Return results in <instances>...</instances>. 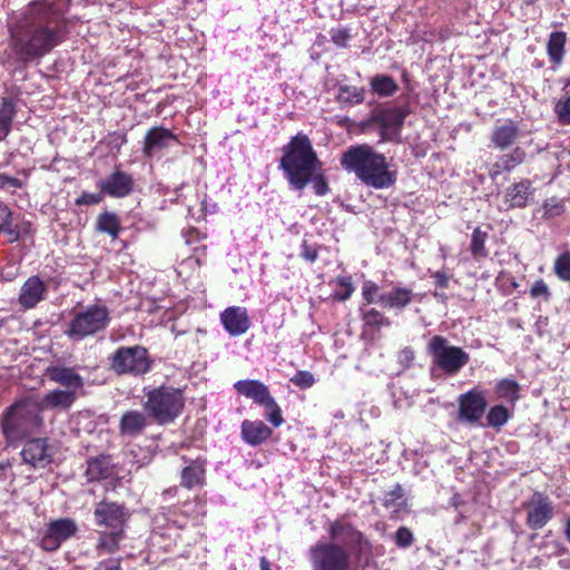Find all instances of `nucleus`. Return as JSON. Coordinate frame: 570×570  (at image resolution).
<instances>
[{"label": "nucleus", "mask_w": 570, "mask_h": 570, "mask_svg": "<svg viewBox=\"0 0 570 570\" xmlns=\"http://www.w3.org/2000/svg\"><path fill=\"white\" fill-rule=\"evenodd\" d=\"M222 323L225 330L232 336H238L248 331L250 320L245 307L232 306L227 307L220 314Z\"/></svg>", "instance_id": "20"}, {"label": "nucleus", "mask_w": 570, "mask_h": 570, "mask_svg": "<svg viewBox=\"0 0 570 570\" xmlns=\"http://www.w3.org/2000/svg\"><path fill=\"white\" fill-rule=\"evenodd\" d=\"M434 278L435 284L441 288H446L449 286L450 276L442 271L434 272L431 275Z\"/></svg>", "instance_id": "59"}, {"label": "nucleus", "mask_w": 570, "mask_h": 570, "mask_svg": "<svg viewBox=\"0 0 570 570\" xmlns=\"http://www.w3.org/2000/svg\"><path fill=\"white\" fill-rule=\"evenodd\" d=\"M331 39L332 41L341 47V48H345L347 46V42L350 40V33L347 30L343 29V28H336V29H332L331 30Z\"/></svg>", "instance_id": "51"}, {"label": "nucleus", "mask_w": 570, "mask_h": 570, "mask_svg": "<svg viewBox=\"0 0 570 570\" xmlns=\"http://www.w3.org/2000/svg\"><path fill=\"white\" fill-rule=\"evenodd\" d=\"M46 285L38 276H30L21 286L19 303L24 308H33L45 298Z\"/></svg>", "instance_id": "22"}, {"label": "nucleus", "mask_w": 570, "mask_h": 570, "mask_svg": "<svg viewBox=\"0 0 570 570\" xmlns=\"http://www.w3.org/2000/svg\"><path fill=\"white\" fill-rule=\"evenodd\" d=\"M383 505L391 510L392 513L399 512L405 505L404 492L401 484L386 492L383 498Z\"/></svg>", "instance_id": "40"}, {"label": "nucleus", "mask_w": 570, "mask_h": 570, "mask_svg": "<svg viewBox=\"0 0 570 570\" xmlns=\"http://www.w3.org/2000/svg\"><path fill=\"white\" fill-rule=\"evenodd\" d=\"M554 271L560 279L570 282V252L558 256L554 262Z\"/></svg>", "instance_id": "43"}, {"label": "nucleus", "mask_w": 570, "mask_h": 570, "mask_svg": "<svg viewBox=\"0 0 570 570\" xmlns=\"http://www.w3.org/2000/svg\"><path fill=\"white\" fill-rule=\"evenodd\" d=\"M328 533L333 543L357 544L361 552L368 546L367 541L363 538V534L354 529L350 523L338 521L334 522L330 525Z\"/></svg>", "instance_id": "21"}, {"label": "nucleus", "mask_w": 570, "mask_h": 570, "mask_svg": "<svg viewBox=\"0 0 570 570\" xmlns=\"http://www.w3.org/2000/svg\"><path fill=\"white\" fill-rule=\"evenodd\" d=\"M77 400V393L72 390H53L45 395L42 407L69 409Z\"/></svg>", "instance_id": "31"}, {"label": "nucleus", "mask_w": 570, "mask_h": 570, "mask_svg": "<svg viewBox=\"0 0 570 570\" xmlns=\"http://www.w3.org/2000/svg\"><path fill=\"white\" fill-rule=\"evenodd\" d=\"M379 286L372 281H365L362 286V296L367 304L377 302Z\"/></svg>", "instance_id": "48"}, {"label": "nucleus", "mask_w": 570, "mask_h": 570, "mask_svg": "<svg viewBox=\"0 0 570 570\" xmlns=\"http://www.w3.org/2000/svg\"><path fill=\"white\" fill-rule=\"evenodd\" d=\"M12 215L11 209L6 204L0 203V228L12 219Z\"/></svg>", "instance_id": "60"}, {"label": "nucleus", "mask_w": 570, "mask_h": 570, "mask_svg": "<svg viewBox=\"0 0 570 570\" xmlns=\"http://www.w3.org/2000/svg\"><path fill=\"white\" fill-rule=\"evenodd\" d=\"M543 556L548 558L562 557L567 554V548L558 541H547L542 544Z\"/></svg>", "instance_id": "46"}, {"label": "nucleus", "mask_w": 570, "mask_h": 570, "mask_svg": "<svg viewBox=\"0 0 570 570\" xmlns=\"http://www.w3.org/2000/svg\"><path fill=\"white\" fill-rule=\"evenodd\" d=\"M94 515L97 524L105 525L111 530L124 529L127 520V513L124 505L115 502L102 501L98 503Z\"/></svg>", "instance_id": "16"}, {"label": "nucleus", "mask_w": 570, "mask_h": 570, "mask_svg": "<svg viewBox=\"0 0 570 570\" xmlns=\"http://www.w3.org/2000/svg\"><path fill=\"white\" fill-rule=\"evenodd\" d=\"M407 115L409 110L405 107H391L374 110L363 125H377L380 127L381 139L383 141H392L399 137Z\"/></svg>", "instance_id": "11"}, {"label": "nucleus", "mask_w": 570, "mask_h": 570, "mask_svg": "<svg viewBox=\"0 0 570 570\" xmlns=\"http://www.w3.org/2000/svg\"><path fill=\"white\" fill-rule=\"evenodd\" d=\"M525 156L527 154L521 147H515L510 153L501 155L493 164L490 165V177L494 179L503 171H511L524 161Z\"/></svg>", "instance_id": "27"}, {"label": "nucleus", "mask_w": 570, "mask_h": 570, "mask_svg": "<svg viewBox=\"0 0 570 570\" xmlns=\"http://www.w3.org/2000/svg\"><path fill=\"white\" fill-rule=\"evenodd\" d=\"M234 389L238 394L263 406L266 410V419L273 426L278 428L284 423L282 410L266 384L258 380H240L234 384Z\"/></svg>", "instance_id": "8"}, {"label": "nucleus", "mask_w": 570, "mask_h": 570, "mask_svg": "<svg viewBox=\"0 0 570 570\" xmlns=\"http://www.w3.org/2000/svg\"><path fill=\"white\" fill-rule=\"evenodd\" d=\"M279 168L296 190L304 189L311 183L312 176L321 168V161L306 135L297 134L283 147Z\"/></svg>", "instance_id": "3"}, {"label": "nucleus", "mask_w": 570, "mask_h": 570, "mask_svg": "<svg viewBox=\"0 0 570 570\" xmlns=\"http://www.w3.org/2000/svg\"><path fill=\"white\" fill-rule=\"evenodd\" d=\"M488 233L475 228L471 236L470 250L474 259L480 261L489 256V250L485 247Z\"/></svg>", "instance_id": "39"}, {"label": "nucleus", "mask_w": 570, "mask_h": 570, "mask_svg": "<svg viewBox=\"0 0 570 570\" xmlns=\"http://www.w3.org/2000/svg\"><path fill=\"white\" fill-rule=\"evenodd\" d=\"M0 232L4 233L9 237L10 243H14L20 238V229L18 226L13 225V219H10L3 227H1Z\"/></svg>", "instance_id": "56"}, {"label": "nucleus", "mask_w": 570, "mask_h": 570, "mask_svg": "<svg viewBox=\"0 0 570 570\" xmlns=\"http://www.w3.org/2000/svg\"><path fill=\"white\" fill-rule=\"evenodd\" d=\"M509 419L510 414L505 406L494 405L488 412L487 424L488 426L500 429L509 421Z\"/></svg>", "instance_id": "41"}, {"label": "nucleus", "mask_w": 570, "mask_h": 570, "mask_svg": "<svg viewBox=\"0 0 570 570\" xmlns=\"http://www.w3.org/2000/svg\"><path fill=\"white\" fill-rule=\"evenodd\" d=\"M365 90L355 86L342 85L338 87L337 101L341 105L353 106L364 101Z\"/></svg>", "instance_id": "38"}, {"label": "nucleus", "mask_w": 570, "mask_h": 570, "mask_svg": "<svg viewBox=\"0 0 570 570\" xmlns=\"http://www.w3.org/2000/svg\"><path fill=\"white\" fill-rule=\"evenodd\" d=\"M553 517V507L543 494L535 492L527 503V524L532 530L543 528Z\"/></svg>", "instance_id": "14"}, {"label": "nucleus", "mask_w": 570, "mask_h": 570, "mask_svg": "<svg viewBox=\"0 0 570 570\" xmlns=\"http://www.w3.org/2000/svg\"><path fill=\"white\" fill-rule=\"evenodd\" d=\"M259 567H261V570H271V564H269L268 560L266 559V557H262L259 559Z\"/></svg>", "instance_id": "63"}, {"label": "nucleus", "mask_w": 570, "mask_h": 570, "mask_svg": "<svg viewBox=\"0 0 570 570\" xmlns=\"http://www.w3.org/2000/svg\"><path fill=\"white\" fill-rule=\"evenodd\" d=\"M95 570H124L121 567V558H108L100 561Z\"/></svg>", "instance_id": "55"}, {"label": "nucleus", "mask_w": 570, "mask_h": 570, "mask_svg": "<svg viewBox=\"0 0 570 570\" xmlns=\"http://www.w3.org/2000/svg\"><path fill=\"white\" fill-rule=\"evenodd\" d=\"M19 229H20V234L21 233H26V234H29L31 233V224L30 223H22L20 226H18Z\"/></svg>", "instance_id": "64"}, {"label": "nucleus", "mask_w": 570, "mask_h": 570, "mask_svg": "<svg viewBox=\"0 0 570 570\" xmlns=\"http://www.w3.org/2000/svg\"><path fill=\"white\" fill-rule=\"evenodd\" d=\"M313 570H352L350 551L333 542H317L309 549Z\"/></svg>", "instance_id": "9"}, {"label": "nucleus", "mask_w": 570, "mask_h": 570, "mask_svg": "<svg viewBox=\"0 0 570 570\" xmlns=\"http://www.w3.org/2000/svg\"><path fill=\"white\" fill-rule=\"evenodd\" d=\"M42 425L41 405L32 400L13 404L2 421V431L10 442L19 441Z\"/></svg>", "instance_id": "4"}, {"label": "nucleus", "mask_w": 570, "mask_h": 570, "mask_svg": "<svg viewBox=\"0 0 570 570\" xmlns=\"http://www.w3.org/2000/svg\"><path fill=\"white\" fill-rule=\"evenodd\" d=\"M176 142L177 137L169 129L154 127L145 136L144 154L147 157H154L173 147Z\"/></svg>", "instance_id": "18"}, {"label": "nucleus", "mask_w": 570, "mask_h": 570, "mask_svg": "<svg viewBox=\"0 0 570 570\" xmlns=\"http://www.w3.org/2000/svg\"><path fill=\"white\" fill-rule=\"evenodd\" d=\"M291 382L301 389H309L314 385L315 379L308 371H298L291 379Z\"/></svg>", "instance_id": "47"}, {"label": "nucleus", "mask_w": 570, "mask_h": 570, "mask_svg": "<svg viewBox=\"0 0 570 570\" xmlns=\"http://www.w3.org/2000/svg\"><path fill=\"white\" fill-rule=\"evenodd\" d=\"M336 285L338 288L335 289L333 296L335 299H337L340 302H344V301L348 299L351 297L352 293L354 292V287L352 285V283L346 277H338L336 279Z\"/></svg>", "instance_id": "45"}, {"label": "nucleus", "mask_w": 570, "mask_h": 570, "mask_svg": "<svg viewBox=\"0 0 570 570\" xmlns=\"http://www.w3.org/2000/svg\"><path fill=\"white\" fill-rule=\"evenodd\" d=\"M55 451L47 439L38 438L24 443L21 451L22 460L36 469H42L52 461Z\"/></svg>", "instance_id": "15"}, {"label": "nucleus", "mask_w": 570, "mask_h": 570, "mask_svg": "<svg viewBox=\"0 0 570 570\" xmlns=\"http://www.w3.org/2000/svg\"><path fill=\"white\" fill-rule=\"evenodd\" d=\"M77 530L78 527L72 519L53 520L49 522L40 546L46 551H56L63 541L73 537Z\"/></svg>", "instance_id": "13"}, {"label": "nucleus", "mask_w": 570, "mask_h": 570, "mask_svg": "<svg viewBox=\"0 0 570 570\" xmlns=\"http://www.w3.org/2000/svg\"><path fill=\"white\" fill-rule=\"evenodd\" d=\"M530 294L534 298L542 296L546 301H548L551 295L548 285L542 279L534 282L530 289Z\"/></svg>", "instance_id": "54"}, {"label": "nucleus", "mask_w": 570, "mask_h": 570, "mask_svg": "<svg viewBox=\"0 0 570 570\" xmlns=\"http://www.w3.org/2000/svg\"><path fill=\"white\" fill-rule=\"evenodd\" d=\"M311 183L313 184L314 193L318 196H324L328 193L330 188L323 175H313Z\"/></svg>", "instance_id": "52"}, {"label": "nucleus", "mask_w": 570, "mask_h": 570, "mask_svg": "<svg viewBox=\"0 0 570 570\" xmlns=\"http://www.w3.org/2000/svg\"><path fill=\"white\" fill-rule=\"evenodd\" d=\"M144 407L158 424L171 423L184 407L183 392L178 389L160 386L146 394Z\"/></svg>", "instance_id": "5"}, {"label": "nucleus", "mask_w": 570, "mask_h": 570, "mask_svg": "<svg viewBox=\"0 0 570 570\" xmlns=\"http://www.w3.org/2000/svg\"><path fill=\"white\" fill-rule=\"evenodd\" d=\"M533 190L529 180H522L508 187L504 194V205L508 208L524 207Z\"/></svg>", "instance_id": "29"}, {"label": "nucleus", "mask_w": 570, "mask_h": 570, "mask_svg": "<svg viewBox=\"0 0 570 570\" xmlns=\"http://www.w3.org/2000/svg\"><path fill=\"white\" fill-rule=\"evenodd\" d=\"M96 227L98 232L108 234L116 239L120 232V222L116 214L104 212L98 216Z\"/></svg>", "instance_id": "36"}, {"label": "nucleus", "mask_w": 570, "mask_h": 570, "mask_svg": "<svg viewBox=\"0 0 570 570\" xmlns=\"http://www.w3.org/2000/svg\"><path fill=\"white\" fill-rule=\"evenodd\" d=\"M22 181L16 177H10L6 174L0 173V188H21Z\"/></svg>", "instance_id": "57"}, {"label": "nucleus", "mask_w": 570, "mask_h": 570, "mask_svg": "<svg viewBox=\"0 0 570 570\" xmlns=\"http://www.w3.org/2000/svg\"><path fill=\"white\" fill-rule=\"evenodd\" d=\"M413 542V533L406 527H401L395 533V543L400 548H407Z\"/></svg>", "instance_id": "49"}, {"label": "nucleus", "mask_w": 570, "mask_h": 570, "mask_svg": "<svg viewBox=\"0 0 570 570\" xmlns=\"http://www.w3.org/2000/svg\"><path fill=\"white\" fill-rule=\"evenodd\" d=\"M370 85L372 91L380 97H391L399 90L396 81L387 75H375Z\"/></svg>", "instance_id": "34"}, {"label": "nucleus", "mask_w": 570, "mask_h": 570, "mask_svg": "<svg viewBox=\"0 0 570 570\" xmlns=\"http://www.w3.org/2000/svg\"><path fill=\"white\" fill-rule=\"evenodd\" d=\"M426 350L433 364L451 376L458 374L470 361V355L465 351L450 345L449 341L440 335L430 340Z\"/></svg>", "instance_id": "6"}, {"label": "nucleus", "mask_w": 570, "mask_h": 570, "mask_svg": "<svg viewBox=\"0 0 570 570\" xmlns=\"http://www.w3.org/2000/svg\"><path fill=\"white\" fill-rule=\"evenodd\" d=\"M16 106L9 98H2L0 104V141L3 140L11 130Z\"/></svg>", "instance_id": "35"}, {"label": "nucleus", "mask_w": 570, "mask_h": 570, "mask_svg": "<svg viewBox=\"0 0 570 570\" xmlns=\"http://www.w3.org/2000/svg\"><path fill=\"white\" fill-rule=\"evenodd\" d=\"M243 440L253 446L259 445L272 436V429L263 421L245 420L240 426Z\"/></svg>", "instance_id": "25"}, {"label": "nucleus", "mask_w": 570, "mask_h": 570, "mask_svg": "<svg viewBox=\"0 0 570 570\" xmlns=\"http://www.w3.org/2000/svg\"><path fill=\"white\" fill-rule=\"evenodd\" d=\"M111 368L117 374L142 375L150 370L148 352L142 346L120 347L111 357Z\"/></svg>", "instance_id": "10"}, {"label": "nucleus", "mask_w": 570, "mask_h": 570, "mask_svg": "<svg viewBox=\"0 0 570 570\" xmlns=\"http://www.w3.org/2000/svg\"><path fill=\"white\" fill-rule=\"evenodd\" d=\"M7 55L17 65H39L67 38L66 24L56 6L31 1L8 20Z\"/></svg>", "instance_id": "1"}, {"label": "nucleus", "mask_w": 570, "mask_h": 570, "mask_svg": "<svg viewBox=\"0 0 570 570\" xmlns=\"http://www.w3.org/2000/svg\"><path fill=\"white\" fill-rule=\"evenodd\" d=\"M108 324V309L105 306L91 305L72 317L65 334L72 340L80 341L104 331Z\"/></svg>", "instance_id": "7"}, {"label": "nucleus", "mask_w": 570, "mask_h": 570, "mask_svg": "<svg viewBox=\"0 0 570 570\" xmlns=\"http://www.w3.org/2000/svg\"><path fill=\"white\" fill-rule=\"evenodd\" d=\"M184 468L180 472V484L186 489L202 487L205 483L207 460L198 455L196 458L183 456Z\"/></svg>", "instance_id": "19"}, {"label": "nucleus", "mask_w": 570, "mask_h": 570, "mask_svg": "<svg viewBox=\"0 0 570 570\" xmlns=\"http://www.w3.org/2000/svg\"><path fill=\"white\" fill-rule=\"evenodd\" d=\"M543 217L552 218L560 216L564 212L563 202L557 197H551L543 203Z\"/></svg>", "instance_id": "44"}, {"label": "nucleus", "mask_w": 570, "mask_h": 570, "mask_svg": "<svg viewBox=\"0 0 570 570\" xmlns=\"http://www.w3.org/2000/svg\"><path fill=\"white\" fill-rule=\"evenodd\" d=\"M520 128L517 122L512 120H505L502 124H498L491 134V142L498 149H508L514 145L519 138Z\"/></svg>", "instance_id": "23"}, {"label": "nucleus", "mask_w": 570, "mask_h": 570, "mask_svg": "<svg viewBox=\"0 0 570 570\" xmlns=\"http://www.w3.org/2000/svg\"><path fill=\"white\" fill-rule=\"evenodd\" d=\"M556 112L563 124H570V96L557 104Z\"/></svg>", "instance_id": "53"}, {"label": "nucleus", "mask_w": 570, "mask_h": 570, "mask_svg": "<svg viewBox=\"0 0 570 570\" xmlns=\"http://www.w3.org/2000/svg\"><path fill=\"white\" fill-rule=\"evenodd\" d=\"M101 193L115 197L124 198L128 196L134 188L132 177L121 170H115L106 178L98 181Z\"/></svg>", "instance_id": "17"}, {"label": "nucleus", "mask_w": 570, "mask_h": 570, "mask_svg": "<svg viewBox=\"0 0 570 570\" xmlns=\"http://www.w3.org/2000/svg\"><path fill=\"white\" fill-rule=\"evenodd\" d=\"M147 425V414L137 410H130L121 415L119 431L121 435L135 438L142 433Z\"/></svg>", "instance_id": "24"}, {"label": "nucleus", "mask_w": 570, "mask_h": 570, "mask_svg": "<svg viewBox=\"0 0 570 570\" xmlns=\"http://www.w3.org/2000/svg\"><path fill=\"white\" fill-rule=\"evenodd\" d=\"M48 375L51 381L75 393L83 387V379L72 367L51 366L48 368Z\"/></svg>", "instance_id": "26"}, {"label": "nucleus", "mask_w": 570, "mask_h": 570, "mask_svg": "<svg viewBox=\"0 0 570 570\" xmlns=\"http://www.w3.org/2000/svg\"><path fill=\"white\" fill-rule=\"evenodd\" d=\"M362 318L366 326L377 330L383 326L387 327L391 325V321L375 308L362 311Z\"/></svg>", "instance_id": "42"}, {"label": "nucleus", "mask_w": 570, "mask_h": 570, "mask_svg": "<svg viewBox=\"0 0 570 570\" xmlns=\"http://www.w3.org/2000/svg\"><path fill=\"white\" fill-rule=\"evenodd\" d=\"M104 193H82L77 199L76 205L78 206H89L97 205L102 200Z\"/></svg>", "instance_id": "50"}, {"label": "nucleus", "mask_w": 570, "mask_h": 570, "mask_svg": "<svg viewBox=\"0 0 570 570\" xmlns=\"http://www.w3.org/2000/svg\"><path fill=\"white\" fill-rule=\"evenodd\" d=\"M341 166L373 189H389L397 181L399 173L392 159L367 144L348 147L341 157Z\"/></svg>", "instance_id": "2"}, {"label": "nucleus", "mask_w": 570, "mask_h": 570, "mask_svg": "<svg viewBox=\"0 0 570 570\" xmlns=\"http://www.w3.org/2000/svg\"><path fill=\"white\" fill-rule=\"evenodd\" d=\"M412 289L402 286H394L391 291L382 293L377 297V303L383 307L391 309H402L413 301Z\"/></svg>", "instance_id": "28"}, {"label": "nucleus", "mask_w": 570, "mask_h": 570, "mask_svg": "<svg viewBox=\"0 0 570 570\" xmlns=\"http://www.w3.org/2000/svg\"><path fill=\"white\" fill-rule=\"evenodd\" d=\"M558 558H559V561H558L559 567L564 570H570V552H569V550L567 549V554H564L562 557H558Z\"/></svg>", "instance_id": "62"}, {"label": "nucleus", "mask_w": 570, "mask_h": 570, "mask_svg": "<svg viewBox=\"0 0 570 570\" xmlns=\"http://www.w3.org/2000/svg\"><path fill=\"white\" fill-rule=\"evenodd\" d=\"M400 360L401 362H412L414 360V352L412 348L410 347H405L404 350L401 351L400 353Z\"/></svg>", "instance_id": "61"}, {"label": "nucleus", "mask_w": 570, "mask_h": 570, "mask_svg": "<svg viewBox=\"0 0 570 570\" xmlns=\"http://www.w3.org/2000/svg\"><path fill=\"white\" fill-rule=\"evenodd\" d=\"M519 392V383L511 379L500 380L495 385V393L498 397L511 404H514L520 399Z\"/></svg>", "instance_id": "37"}, {"label": "nucleus", "mask_w": 570, "mask_h": 570, "mask_svg": "<svg viewBox=\"0 0 570 570\" xmlns=\"http://www.w3.org/2000/svg\"><path fill=\"white\" fill-rule=\"evenodd\" d=\"M301 256L309 262L314 263L318 257V252L314 246L308 245L306 242L302 244Z\"/></svg>", "instance_id": "58"}, {"label": "nucleus", "mask_w": 570, "mask_h": 570, "mask_svg": "<svg viewBox=\"0 0 570 570\" xmlns=\"http://www.w3.org/2000/svg\"><path fill=\"white\" fill-rule=\"evenodd\" d=\"M124 529H115L110 531H99L96 550L98 554L116 553L120 548V542L124 540Z\"/></svg>", "instance_id": "30"}, {"label": "nucleus", "mask_w": 570, "mask_h": 570, "mask_svg": "<svg viewBox=\"0 0 570 570\" xmlns=\"http://www.w3.org/2000/svg\"><path fill=\"white\" fill-rule=\"evenodd\" d=\"M566 42L567 35L563 31H554L549 36L547 51L552 62L559 65L562 61Z\"/></svg>", "instance_id": "33"}, {"label": "nucleus", "mask_w": 570, "mask_h": 570, "mask_svg": "<svg viewBox=\"0 0 570 570\" xmlns=\"http://www.w3.org/2000/svg\"><path fill=\"white\" fill-rule=\"evenodd\" d=\"M458 420L465 424H479L487 410L484 391L471 389L458 399Z\"/></svg>", "instance_id": "12"}, {"label": "nucleus", "mask_w": 570, "mask_h": 570, "mask_svg": "<svg viewBox=\"0 0 570 570\" xmlns=\"http://www.w3.org/2000/svg\"><path fill=\"white\" fill-rule=\"evenodd\" d=\"M112 462L109 456L100 455L87 461L86 475L89 481L106 479L112 473Z\"/></svg>", "instance_id": "32"}]
</instances>
